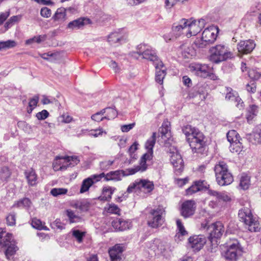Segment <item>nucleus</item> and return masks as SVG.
I'll use <instances>...</instances> for the list:
<instances>
[{
  "label": "nucleus",
  "mask_w": 261,
  "mask_h": 261,
  "mask_svg": "<svg viewBox=\"0 0 261 261\" xmlns=\"http://www.w3.org/2000/svg\"><path fill=\"white\" fill-rule=\"evenodd\" d=\"M188 138V142L194 153L197 156L207 155L208 147L206 145V139L203 134L199 130Z\"/></svg>",
  "instance_id": "1"
},
{
  "label": "nucleus",
  "mask_w": 261,
  "mask_h": 261,
  "mask_svg": "<svg viewBox=\"0 0 261 261\" xmlns=\"http://www.w3.org/2000/svg\"><path fill=\"white\" fill-rule=\"evenodd\" d=\"M216 181L221 186L228 185L233 181L232 174L224 161H219L214 167Z\"/></svg>",
  "instance_id": "2"
},
{
  "label": "nucleus",
  "mask_w": 261,
  "mask_h": 261,
  "mask_svg": "<svg viewBox=\"0 0 261 261\" xmlns=\"http://www.w3.org/2000/svg\"><path fill=\"white\" fill-rule=\"evenodd\" d=\"M0 249H4L8 259L16 253L18 249L13 236L0 228Z\"/></svg>",
  "instance_id": "3"
},
{
  "label": "nucleus",
  "mask_w": 261,
  "mask_h": 261,
  "mask_svg": "<svg viewBox=\"0 0 261 261\" xmlns=\"http://www.w3.org/2000/svg\"><path fill=\"white\" fill-rule=\"evenodd\" d=\"M238 217L241 221L244 222L245 228L251 232H258L260 227L257 220L254 217L251 211L248 208H243L239 211Z\"/></svg>",
  "instance_id": "4"
},
{
  "label": "nucleus",
  "mask_w": 261,
  "mask_h": 261,
  "mask_svg": "<svg viewBox=\"0 0 261 261\" xmlns=\"http://www.w3.org/2000/svg\"><path fill=\"white\" fill-rule=\"evenodd\" d=\"M211 55L210 60L215 63H219L233 57V54L229 49L223 44L217 45L210 49Z\"/></svg>",
  "instance_id": "5"
},
{
  "label": "nucleus",
  "mask_w": 261,
  "mask_h": 261,
  "mask_svg": "<svg viewBox=\"0 0 261 261\" xmlns=\"http://www.w3.org/2000/svg\"><path fill=\"white\" fill-rule=\"evenodd\" d=\"M137 54L142 56L143 59L152 62L155 68L163 67V63L158 59L155 50L150 46L141 44L137 46Z\"/></svg>",
  "instance_id": "6"
},
{
  "label": "nucleus",
  "mask_w": 261,
  "mask_h": 261,
  "mask_svg": "<svg viewBox=\"0 0 261 261\" xmlns=\"http://www.w3.org/2000/svg\"><path fill=\"white\" fill-rule=\"evenodd\" d=\"M217 29L214 27L206 28L203 31L201 38H197L194 44L198 48H203L215 42L217 37Z\"/></svg>",
  "instance_id": "7"
},
{
  "label": "nucleus",
  "mask_w": 261,
  "mask_h": 261,
  "mask_svg": "<svg viewBox=\"0 0 261 261\" xmlns=\"http://www.w3.org/2000/svg\"><path fill=\"white\" fill-rule=\"evenodd\" d=\"M156 141V133H153L151 137L146 141L145 147L148 152L141 158L139 161V165H137L139 168H137V170H141V172L146 171L147 169L146 164L147 161H150L152 159L153 153V148L154 146Z\"/></svg>",
  "instance_id": "8"
},
{
  "label": "nucleus",
  "mask_w": 261,
  "mask_h": 261,
  "mask_svg": "<svg viewBox=\"0 0 261 261\" xmlns=\"http://www.w3.org/2000/svg\"><path fill=\"white\" fill-rule=\"evenodd\" d=\"M241 252L242 250L238 241L233 240L231 243L227 244L221 254L226 260L236 261L241 255Z\"/></svg>",
  "instance_id": "9"
},
{
  "label": "nucleus",
  "mask_w": 261,
  "mask_h": 261,
  "mask_svg": "<svg viewBox=\"0 0 261 261\" xmlns=\"http://www.w3.org/2000/svg\"><path fill=\"white\" fill-rule=\"evenodd\" d=\"M139 168L137 165L134 168H128L126 171L123 170H118L116 171H110L105 174V180L106 181L110 180L119 181L124 176L129 175H133L138 172H141V170H137V168Z\"/></svg>",
  "instance_id": "10"
},
{
  "label": "nucleus",
  "mask_w": 261,
  "mask_h": 261,
  "mask_svg": "<svg viewBox=\"0 0 261 261\" xmlns=\"http://www.w3.org/2000/svg\"><path fill=\"white\" fill-rule=\"evenodd\" d=\"M164 212V210L160 207L151 210L148 221V225L152 228H157L162 225L163 222L162 215Z\"/></svg>",
  "instance_id": "11"
},
{
  "label": "nucleus",
  "mask_w": 261,
  "mask_h": 261,
  "mask_svg": "<svg viewBox=\"0 0 261 261\" xmlns=\"http://www.w3.org/2000/svg\"><path fill=\"white\" fill-rule=\"evenodd\" d=\"M208 229L210 230L208 239L212 243L217 242L216 239L220 238L224 232V226L220 221L213 223Z\"/></svg>",
  "instance_id": "12"
},
{
  "label": "nucleus",
  "mask_w": 261,
  "mask_h": 261,
  "mask_svg": "<svg viewBox=\"0 0 261 261\" xmlns=\"http://www.w3.org/2000/svg\"><path fill=\"white\" fill-rule=\"evenodd\" d=\"M240 136L235 130H230L227 133V139L230 143L229 147L231 152H238L240 151L242 145L240 141Z\"/></svg>",
  "instance_id": "13"
},
{
  "label": "nucleus",
  "mask_w": 261,
  "mask_h": 261,
  "mask_svg": "<svg viewBox=\"0 0 261 261\" xmlns=\"http://www.w3.org/2000/svg\"><path fill=\"white\" fill-rule=\"evenodd\" d=\"M189 21L188 23L189 27V32L187 34V37L189 38L192 36L196 35L204 27L205 24V20L203 19H199L198 21L194 20Z\"/></svg>",
  "instance_id": "14"
},
{
  "label": "nucleus",
  "mask_w": 261,
  "mask_h": 261,
  "mask_svg": "<svg viewBox=\"0 0 261 261\" xmlns=\"http://www.w3.org/2000/svg\"><path fill=\"white\" fill-rule=\"evenodd\" d=\"M196 203L193 200H187L183 202L180 208V214L184 218L192 216L196 210Z\"/></svg>",
  "instance_id": "15"
},
{
  "label": "nucleus",
  "mask_w": 261,
  "mask_h": 261,
  "mask_svg": "<svg viewBox=\"0 0 261 261\" xmlns=\"http://www.w3.org/2000/svg\"><path fill=\"white\" fill-rule=\"evenodd\" d=\"M256 44L254 40L248 39L240 41L237 45V49L241 54H248L254 49Z\"/></svg>",
  "instance_id": "16"
},
{
  "label": "nucleus",
  "mask_w": 261,
  "mask_h": 261,
  "mask_svg": "<svg viewBox=\"0 0 261 261\" xmlns=\"http://www.w3.org/2000/svg\"><path fill=\"white\" fill-rule=\"evenodd\" d=\"M226 94L225 99L231 102L236 103V107L241 109L243 107V102L239 97L238 93L231 88L226 87Z\"/></svg>",
  "instance_id": "17"
},
{
  "label": "nucleus",
  "mask_w": 261,
  "mask_h": 261,
  "mask_svg": "<svg viewBox=\"0 0 261 261\" xmlns=\"http://www.w3.org/2000/svg\"><path fill=\"white\" fill-rule=\"evenodd\" d=\"M170 153V161L174 168L175 171L180 173L182 171L184 166L181 155L177 151Z\"/></svg>",
  "instance_id": "18"
},
{
  "label": "nucleus",
  "mask_w": 261,
  "mask_h": 261,
  "mask_svg": "<svg viewBox=\"0 0 261 261\" xmlns=\"http://www.w3.org/2000/svg\"><path fill=\"white\" fill-rule=\"evenodd\" d=\"M112 225L116 231H122L130 229L132 227L129 220L117 218L112 222Z\"/></svg>",
  "instance_id": "19"
},
{
  "label": "nucleus",
  "mask_w": 261,
  "mask_h": 261,
  "mask_svg": "<svg viewBox=\"0 0 261 261\" xmlns=\"http://www.w3.org/2000/svg\"><path fill=\"white\" fill-rule=\"evenodd\" d=\"M206 241L205 238L201 235L194 236L189 239V245L195 251L200 250Z\"/></svg>",
  "instance_id": "20"
},
{
  "label": "nucleus",
  "mask_w": 261,
  "mask_h": 261,
  "mask_svg": "<svg viewBox=\"0 0 261 261\" xmlns=\"http://www.w3.org/2000/svg\"><path fill=\"white\" fill-rule=\"evenodd\" d=\"M123 251V248L120 244H116L110 248L109 253L111 261H120Z\"/></svg>",
  "instance_id": "21"
},
{
  "label": "nucleus",
  "mask_w": 261,
  "mask_h": 261,
  "mask_svg": "<svg viewBox=\"0 0 261 261\" xmlns=\"http://www.w3.org/2000/svg\"><path fill=\"white\" fill-rule=\"evenodd\" d=\"M247 139L253 144H261V125L258 126L251 134L247 135Z\"/></svg>",
  "instance_id": "22"
},
{
  "label": "nucleus",
  "mask_w": 261,
  "mask_h": 261,
  "mask_svg": "<svg viewBox=\"0 0 261 261\" xmlns=\"http://www.w3.org/2000/svg\"><path fill=\"white\" fill-rule=\"evenodd\" d=\"M208 194L215 197L219 201L228 202L231 200L230 196L226 192H217L213 190H208Z\"/></svg>",
  "instance_id": "23"
},
{
  "label": "nucleus",
  "mask_w": 261,
  "mask_h": 261,
  "mask_svg": "<svg viewBox=\"0 0 261 261\" xmlns=\"http://www.w3.org/2000/svg\"><path fill=\"white\" fill-rule=\"evenodd\" d=\"M193 67L198 76L204 78L210 76V68L207 65L197 64Z\"/></svg>",
  "instance_id": "24"
},
{
  "label": "nucleus",
  "mask_w": 261,
  "mask_h": 261,
  "mask_svg": "<svg viewBox=\"0 0 261 261\" xmlns=\"http://www.w3.org/2000/svg\"><path fill=\"white\" fill-rule=\"evenodd\" d=\"M24 175L29 186H34L37 185V175L34 169L31 168L25 171Z\"/></svg>",
  "instance_id": "25"
},
{
  "label": "nucleus",
  "mask_w": 261,
  "mask_h": 261,
  "mask_svg": "<svg viewBox=\"0 0 261 261\" xmlns=\"http://www.w3.org/2000/svg\"><path fill=\"white\" fill-rule=\"evenodd\" d=\"M90 20L88 18H80L70 22L68 24V28L71 29H80L86 23H89Z\"/></svg>",
  "instance_id": "26"
},
{
  "label": "nucleus",
  "mask_w": 261,
  "mask_h": 261,
  "mask_svg": "<svg viewBox=\"0 0 261 261\" xmlns=\"http://www.w3.org/2000/svg\"><path fill=\"white\" fill-rule=\"evenodd\" d=\"M138 189H143L145 192L149 193L154 189V184L152 181L147 179H141L138 183Z\"/></svg>",
  "instance_id": "27"
},
{
  "label": "nucleus",
  "mask_w": 261,
  "mask_h": 261,
  "mask_svg": "<svg viewBox=\"0 0 261 261\" xmlns=\"http://www.w3.org/2000/svg\"><path fill=\"white\" fill-rule=\"evenodd\" d=\"M167 246L166 242L161 241L160 239H155L153 240L151 247L154 251H157L158 253H163L166 250Z\"/></svg>",
  "instance_id": "28"
},
{
  "label": "nucleus",
  "mask_w": 261,
  "mask_h": 261,
  "mask_svg": "<svg viewBox=\"0 0 261 261\" xmlns=\"http://www.w3.org/2000/svg\"><path fill=\"white\" fill-rule=\"evenodd\" d=\"M61 159H64V162L67 164V165H62L60 167V169L61 170L66 169L68 166L73 167L77 165L80 160L76 156H66Z\"/></svg>",
  "instance_id": "29"
},
{
  "label": "nucleus",
  "mask_w": 261,
  "mask_h": 261,
  "mask_svg": "<svg viewBox=\"0 0 261 261\" xmlns=\"http://www.w3.org/2000/svg\"><path fill=\"white\" fill-rule=\"evenodd\" d=\"M116 190L115 187H105L103 188L102 193L104 196L100 197L99 198L101 200L110 201L112 198V195Z\"/></svg>",
  "instance_id": "30"
},
{
  "label": "nucleus",
  "mask_w": 261,
  "mask_h": 261,
  "mask_svg": "<svg viewBox=\"0 0 261 261\" xmlns=\"http://www.w3.org/2000/svg\"><path fill=\"white\" fill-rule=\"evenodd\" d=\"M178 232L175 235V238L178 237L180 240L183 239V237L188 234L187 231L180 219H177L176 221Z\"/></svg>",
  "instance_id": "31"
},
{
  "label": "nucleus",
  "mask_w": 261,
  "mask_h": 261,
  "mask_svg": "<svg viewBox=\"0 0 261 261\" xmlns=\"http://www.w3.org/2000/svg\"><path fill=\"white\" fill-rule=\"evenodd\" d=\"M189 21V20L186 19H181L178 24L172 27V31L176 35H179L181 31L188 27Z\"/></svg>",
  "instance_id": "32"
},
{
  "label": "nucleus",
  "mask_w": 261,
  "mask_h": 261,
  "mask_svg": "<svg viewBox=\"0 0 261 261\" xmlns=\"http://www.w3.org/2000/svg\"><path fill=\"white\" fill-rule=\"evenodd\" d=\"M166 74V68L163 65V67L156 68L155 81L162 85L163 83V80Z\"/></svg>",
  "instance_id": "33"
},
{
  "label": "nucleus",
  "mask_w": 261,
  "mask_h": 261,
  "mask_svg": "<svg viewBox=\"0 0 261 261\" xmlns=\"http://www.w3.org/2000/svg\"><path fill=\"white\" fill-rule=\"evenodd\" d=\"M122 38V35L121 33L113 32L108 36V40L111 45H115L121 41Z\"/></svg>",
  "instance_id": "34"
},
{
  "label": "nucleus",
  "mask_w": 261,
  "mask_h": 261,
  "mask_svg": "<svg viewBox=\"0 0 261 261\" xmlns=\"http://www.w3.org/2000/svg\"><path fill=\"white\" fill-rule=\"evenodd\" d=\"M32 202L28 198H23L18 201H15L13 205V207H24L29 208L30 207Z\"/></svg>",
  "instance_id": "35"
},
{
  "label": "nucleus",
  "mask_w": 261,
  "mask_h": 261,
  "mask_svg": "<svg viewBox=\"0 0 261 261\" xmlns=\"http://www.w3.org/2000/svg\"><path fill=\"white\" fill-rule=\"evenodd\" d=\"M199 129L196 128L195 127H193L190 125H187L184 126L182 128V131L183 133L186 135L187 140H188V138H190V136L193 135V134L196 133L195 132H197Z\"/></svg>",
  "instance_id": "36"
},
{
  "label": "nucleus",
  "mask_w": 261,
  "mask_h": 261,
  "mask_svg": "<svg viewBox=\"0 0 261 261\" xmlns=\"http://www.w3.org/2000/svg\"><path fill=\"white\" fill-rule=\"evenodd\" d=\"M257 108L258 107L255 105H252L250 107L246 115V119L248 121L252 120L254 117L256 115Z\"/></svg>",
  "instance_id": "37"
},
{
  "label": "nucleus",
  "mask_w": 261,
  "mask_h": 261,
  "mask_svg": "<svg viewBox=\"0 0 261 261\" xmlns=\"http://www.w3.org/2000/svg\"><path fill=\"white\" fill-rule=\"evenodd\" d=\"M93 184V182L91 180L90 178H86L83 181L80 193H83L87 192L89 189V188Z\"/></svg>",
  "instance_id": "38"
},
{
  "label": "nucleus",
  "mask_w": 261,
  "mask_h": 261,
  "mask_svg": "<svg viewBox=\"0 0 261 261\" xmlns=\"http://www.w3.org/2000/svg\"><path fill=\"white\" fill-rule=\"evenodd\" d=\"M67 216H68L70 223H76L81 221V218L70 210L66 211Z\"/></svg>",
  "instance_id": "39"
},
{
  "label": "nucleus",
  "mask_w": 261,
  "mask_h": 261,
  "mask_svg": "<svg viewBox=\"0 0 261 261\" xmlns=\"http://www.w3.org/2000/svg\"><path fill=\"white\" fill-rule=\"evenodd\" d=\"M32 226L39 230H47V228L46 226L43 224L42 221L37 218H33L32 220Z\"/></svg>",
  "instance_id": "40"
},
{
  "label": "nucleus",
  "mask_w": 261,
  "mask_h": 261,
  "mask_svg": "<svg viewBox=\"0 0 261 261\" xmlns=\"http://www.w3.org/2000/svg\"><path fill=\"white\" fill-rule=\"evenodd\" d=\"M46 36L45 35H39L34 36V37L28 39L25 41L26 44H30L33 42H37L40 43L46 40Z\"/></svg>",
  "instance_id": "41"
},
{
  "label": "nucleus",
  "mask_w": 261,
  "mask_h": 261,
  "mask_svg": "<svg viewBox=\"0 0 261 261\" xmlns=\"http://www.w3.org/2000/svg\"><path fill=\"white\" fill-rule=\"evenodd\" d=\"M21 18V16L19 15L13 16L11 17L5 23V27L7 30L12 27L15 22H18Z\"/></svg>",
  "instance_id": "42"
},
{
  "label": "nucleus",
  "mask_w": 261,
  "mask_h": 261,
  "mask_svg": "<svg viewBox=\"0 0 261 261\" xmlns=\"http://www.w3.org/2000/svg\"><path fill=\"white\" fill-rule=\"evenodd\" d=\"M250 185V178L247 175L242 176L240 179V186L243 190H246Z\"/></svg>",
  "instance_id": "43"
},
{
  "label": "nucleus",
  "mask_w": 261,
  "mask_h": 261,
  "mask_svg": "<svg viewBox=\"0 0 261 261\" xmlns=\"http://www.w3.org/2000/svg\"><path fill=\"white\" fill-rule=\"evenodd\" d=\"M106 209L108 213L120 215V209L117 205L114 203L109 204L108 207L106 208Z\"/></svg>",
  "instance_id": "44"
},
{
  "label": "nucleus",
  "mask_w": 261,
  "mask_h": 261,
  "mask_svg": "<svg viewBox=\"0 0 261 261\" xmlns=\"http://www.w3.org/2000/svg\"><path fill=\"white\" fill-rule=\"evenodd\" d=\"M16 214L15 212L9 213L6 217V221L8 225L14 226L16 224Z\"/></svg>",
  "instance_id": "45"
},
{
  "label": "nucleus",
  "mask_w": 261,
  "mask_h": 261,
  "mask_svg": "<svg viewBox=\"0 0 261 261\" xmlns=\"http://www.w3.org/2000/svg\"><path fill=\"white\" fill-rule=\"evenodd\" d=\"M67 191L68 190L65 188H53L50 191V194L55 197H57L66 194Z\"/></svg>",
  "instance_id": "46"
},
{
  "label": "nucleus",
  "mask_w": 261,
  "mask_h": 261,
  "mask_svg": "<svg viewBox=\"0 0 261 261\" xmlns=\"http://www.w3.org/2000/svg\"><path fill=\"white\" fill-rule=\"evenodd\" d=\"M39 100V97L37 96H35L33 98L30 99L29 103V108L28 109V112L31 113L33 110L36 107Z\"/></svg>",
  "instance_id": "47"
},
{
  "label": "nucleus",
  "mask_w": 261,
  "mask_h": 261,
  "mask_svg": "<svg viewBox=\"0 0 261 261\" xmlns=\"http://www.w3.org/2000/svg\"><path fill=\"white\" fill-rule=\"evenodd\" d=\"M117 116V111L112 108H107V115L105 117V119L108 120L113 119Z\"/></svg>",
  "instance_id": "48"
},
{
  "label": "nucleus",
  "mask_w": 261,
  "mask_h": 261,
  "mask_svg": "<svg viewBox=\"0 0 261 261\" xmlns=\"http://www.w3.org/2000/svg\"><path fill=\"white\" fill-rule=\"evenodd\" d=\"M11 172L7 167H3L0 170V176L2 179L6 180L10 177Z\"/></svg>",
  "instance_id": "49"
},
{
  "label": "nucleus",
  "mask_w": 261,
  "mask_h": 261,
  "mask_svg": "<svg viewBox=\"0 0 261 261\" xmlns=\"http://www.w3.org/2000/svg\"><path fill=\"white\" fill-rule=\"evenodd\" d=\"M197 187L199 188V191L209 190L210 185L204 180H199L195 181Z\"/></svg>",
  "instance_id": "50"
},
{
  "label": "nucleus",
  "mask_w": 261,
  "mask_h": 261,
  "mask_svg": "<svg viewBox=\"0 0 261 261\" xmlns=\"http://www.w3.org/2000/svg\"><path fill=\"white\" fill-rule=\"evenodd\" d=\"M65 16L66 14L65 10L63 9L60 8L57 9L54 16H53V18L55 20H62L64 19Z\"/></svg>",
  "instance_id": "51"
},
{
  "label": "nucleus",
  "mask_w": 261,
  "mask_h": 261,
  "mask_svg": "<svg viewBox=\"0 0 261 261\" xmlns=\"http://www.w3.org/2000/svg\"><path fill=\"white\" fill-rule=\"evenodd\" d=\"M114 161H104L100 162L99 163V167L101 170L106 171L108 170L110 166L113 164Z\"/></svg>",
  "instance_id": "52"
},
{
  "label": "nucleus",
  "mask_w": 261,
  "mask_h": 261,
  "mask_svg": "<svg viewBox=\"0 0 261 261\" xmlns=\"http://www.w3.org/2000/svg\"><path fill=\"white\" fill-rule=\"evenodd\" d=\"M199 188L197 187V186L196 184L195 183V181H194L193 184V185L188 188L186 191V195H192L194 193H195L198 191H199Z\"/></svg>",
  "instance_id": "53"
},
{
  "label": "nucleus",
  "mask_w": 261,
  "mask_h": 261,
  "mask_svg": "<svg viewBox=\"0 0 261 261\" xmlns=\"http://www.w3.org/2000/svg\"><path fill=\"white\" fill-rule=\"evenodd\" d=\"M72 235L76 239L77 241L79 243H81L83 241V237L85 236V233L79 230H74L72 232Z\"/></svg>",
  "instance_id": "54"
},
{
  "label": "nucleus",
  "mask_w": 261,
  "mask_h": 261,
  "mask_svg": "<svg viewBox=\"0 0 261 261\" xmlns=\"http://www.w3.org/2000/svg\"><path fill=\"white\" fill-rule=\"evenodd\" d=\"M105 178V173L102 172L99 174H94L91 175L88 178H90L91 180L93 182V184L97 181H100L102 178Z\"/></svg>",
  "instance_id": "55"
},
{
  "label": "nucleus",
  "mask_w": 261,
  "mask_h": 261,
  "mask_svg": "<svg viewBox=\"0 0 261 261\" xmlns=\"http://www.w3.org/2000/svg\"><path fill=\"white\" fill-rule=\"evenodd\" d=\"M36 116L39 120H44L49 116V113L46 110H43L37 113Z\"/></svg>",
  "instance_id": "56"
},
{
  "label": "nucleus",
  "mask_w": 261,
  "mask_h": 261,
  "mask_svg": "<svg viewBox=\"0 0 261 261\" xmlns=\"http://www.w3.org/2000/svg\"><path fill=\"white\" fill-rule=\"evenodd\" d=\"M40 14L44 17L48 18L51 16V10L47 7H44L41 9Z\"/></svg>",
  "instance_id": "57"
},
{
  "label": "nucleus",
  "mask_w": 261,
  "mask_h": 261,
  "mask_svg": "<svg viewBox=\"0 0 261 261\" xmlns=\"http://www.w3.org/2000/svg\"><path fill=\"white\" fill-rule=\"evenodd\" d=\"M180 1L181 0H165V8L166 9H171L175 6L178 2Z\"/></svg>",
  "instance_id": "58"
},
{
  "label": "nucleus",
  "mask_w": 261,
  "mask_h": 261,
  "mask_svg": "<svg viewBox=\"0 0 261 261\" xmlns=\"http://www.w3.org/2000/svg\"><path fill=\"white\" fill-rule=\"evenodd\" d=\"M3 42L6 49L14 47L16 45V42L13 40H9Z\"/></svg>",
  "instance_id": "59"
},
{
  "label": "nucleus",
  "mask_w": 261,
  "mask_h": 261,
  "mask_svg": "<svg viewBox=\"0 0 261 261\" xmlns=\"http://www.w3.org/2000/svg\"><path fill=\"white\" fill-rule=\"evenodd\" d=\"M246 90L247 91L251 93H254L256 91V86L253 82H250L246 85Z\"/></svg>",
  "instance_id": "60"
},
{
  "label": "nucleus",
  "mask_w": 261,
  "mask_h": 261,
  "mask_svg": "<svg viewBox=\"0 0 261 261\" xmlns=\"http://www.w3.org/2000/svg\"><path fill=\"white\" fill-rule=\"evenodd\" d=\"M135 125V123H130L127 125H123L121 126V129L123 132H128L134 127Z\"/></svg>",
  "instance_id": "61"
},
{
  "label": "nucleus",
  "mask_w": 261,
  "mask_h": 261,
  "mask_svg": "<svg viewBox=\"0 0 261 261\" xmlns=\"http://www.w3.org/2000/svg\"><path fill=\"white\" fill-rule=\"evenodd\" d=\"M9 11H7L0 14V25L4 22V21L9 17Z\"/></svg>",
  "instance_id": "62"
},
{
  "label": "nucleus",
  "mask_w": 261,
  "mask_h": 261,
  "mask_svg": "<svg viewBox=\"0 0 261 261\" xmlns=\"http://www.w3.org/2000/svg\"><path fill=\"white\" fill-rule=\"evenodd\" d=\"M91 119L94 121L98 122L105 119V117H102L99 115V113H96L91 116Z\"/></svg>",
  "instance_id": "63"
},
{
  "label": "nucleus",
  "mask_w": 261,
  "mask_h": 261,
  "mask_svg": "<svg viewBox=\"0 0 261 261\" xmlns=\"http://www.w3.org/2000/svg\"><path fill=\"white\" fill-rule=\"evenodd\" d=\"M138 181H136L135 183L130 184L127 189L126 192L128 193H132L135 189H138Z\"/></svg>",
  "instance_id": "64"
}]
</instances>
